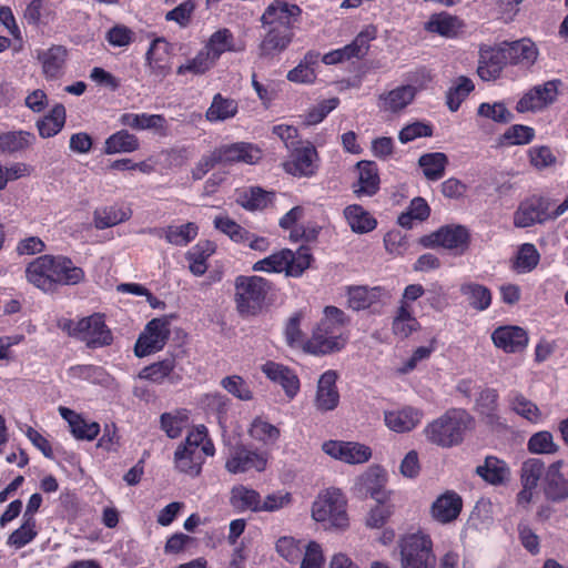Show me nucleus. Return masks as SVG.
I'll return each mask as SVG.
<instances>
[{"label":"nucleus","mask_w":568,"mask_h":568,"mask_svg":"<svg viewBox=\"0 0 568 568\" xmlns=\"http://www.w3.org/2000/svg\"><path fill=\"white\" fill-rule=\"evenodd\" d=\"M220 164H256L263 156L262 150L247 142H236L232 144H224L214 149Z\"/></svg>","instance_id":"nucleus-18"},{"label":"nucleus","mask_w":568,"mask_h":568,"mask_svg":"<svg viewBox=\"0 0 568 568\" xmlns=\"http://www.w3.org/2000/svg\"><path fill=\"white\" fill-rule=\"evenodd\" d=\"M300 14L301 9L296 4L276 0L266 8L262 16V21L270 27L291 30L292 24Z\"/></svg>","instance_id":"nucleus-25"},{"label":"nucleus","mask_w":568,"mask_h":568,"mask_svg":"<svg viewBox=\"0 0 568 568\" xmlns=\"http://www.w3.org/2000/svg\"><path fill=\"white\" fill-rule=\"evenodd\" d=\"M52 14L48 0H32L24 10V18L31 24L48 23Z\"/></svg>","instance_id":"nucleus-60"},{"label":"nucleus","mask_w":568,"mask_h":568,"mask_svg":"<svg viewBox=\"0 0 568 568\" xmlns=\"http://www.w3.org/2000/svg\"><path fill=\"white\" fill-rule=\"evenodd\" d=\"M347 499L338 488H327L318 494L312 506V517L327 529L348 526Z\"/></svg>","instance_id":"nucleus-5"},{"label":"nucleus","mask_w":568,"mask_h":568,"mask_svg":"<svg viewBox=\"0 0 568 568\" xmlns=\"http://www.w3.org/2000/svg\"><path fill=\"white\" fill-rule=\"evenodd\" d=\"M307 542L297 540L290 536L281 537L276 542L277 554L286 561L298 564Z\"/></svg>","instance_id":"nucleus-57"},{"label":"nucleus","mask_w":568,"mask_h":568,"mask_svg":"<svg viewBox=\"0 0 568 568\" xmlns=\"http://www.w3.org/2000/svg\"><path fill=\"white\" fill-rule=\"evenodd\" d=\"M36 143V135L29 131L14 130L0 133V154L23 153Z\"/></svg>","instance_id":"nucleus-32"},{"label":"nucleus","mask_w":568,"mask_h":568,"mask_svg":"<svg viewBox=\"0 0 568 568\" xmlns=\"http://www.w3.org/2000/svg\"><path fill=\"white\" fill-rule=\"evenodd\" d=\"M358 180L353 185L357 196H372L379 190L378 168L375 162L359 161L356 165Z\"/></svg>","instance_id":"nucleus-31"},{"label":"nucleus","mask_w":568,"mask_h":568,"mask_svg":"<svg viewBox=\"0 0 568 568\" xmlns=\"http://www.w3.org/2000/svg\"><path fill=\"white\" fill-rule=\"evenodd\" d=\"M343 214L354 233L365 234L372 232L377 226L376 219L358 204L346 206Z\"/></svg>","instance_id":"nucleus-39"},{"label":"nucleus","mask_w":568,"mask_h":568,"mask_svg":"<svg viewBox=\"0 0 568 568\" xmlns=\"http://www.w3.org/2000/svg\"><path fill=\"white\" fill-rule=\"evenodd\" d=\"M67 112L62 104H55L50 113L38 120L36 125L43 139L57 135L65 124Z\"/></svg>","instance_id":"nucleus-45"},{"label":"nucleus","mask_w":568,"mask_h":568,"mask_svg":"<svg viewBox=\"0 0 568 568\" xmlns=\"http://www.w3.org/2000/svg\"><path fill=\"white\" fill-rule=\"evenodd\" d=\"M68 375L72 379L87 381L92 384H105L108 374L102 367L94 365H74L68 369Z\"/></svg>","instance_id":"nucleus-58"},{"label":"nucleus","mask_w":568,"mask_h":568,"mask_svg":"<svg viewBox=\"0 0 568 568\" xmlns=\"http://www.w3.org/2000/svg\"><path fill=\"white\" fill-rule=\"evenodd\" d=\"M337 374L326 371L318 379L315 406L321 412L333 410L339 403V394L336 387Z\"/></svg>","instance_id":"nucleus-29"},{"label":"nucleus","mask_w":568,"mask_h":568,"mask_svg":"<svg viewBox=\"0 0 568 568\" xmlns=\"http://www.w3.org/2000/svg\"><path fill=\"white\" fill-rule=\"evenodd\" d=\"M204 49L217 62L224 52H241L244 47L235 42L229 29L223 28L211 34Z\"/></svg>","instance_id":"nucleus-34"},{"label":"nucleus","mask_w":568,"mask_h":568,"mask_svg":"<svg viewBox=\"0 0 568 568\" xmlns=\"http://www.w3.org/2000/svg\"><path fill=\"white\" fill-rule=\"evenodd\" d=\"M427 244L443 246L464 253L468 247L469 232L463 225H447L440 227L427 237Z\"/></svg>","instance_id":"nucleus-21"},{"label":"nucleus","mask_w":568,"mask_h":568,"mask_svg":"<svg viewBox=\"0 0 568 568\" xmlns=\"http://www.w3.org/2000/svg\"><path fill=\"white\" fill-rule=\"evenodd\" d=\"M473 418L464 409H450L429 423L423 430L426 439L439 447L449 448L462 443Z\"/></svg>","instance_id":"nucleus-4"},{"label":"nucleus","mask_w":568,"mask_h":568,"mask_svg":"<svg viewBox=\"0 0 568 568\" xmlns=\"http://www.w3.org/2000/svg\"><path fill=\"white\" fill-rule=\"evenodd\" d=\"M386 481V470L378 465H372L355 478L353 490L361 497L371 496L377 503H385L388 498L384 489Z\"/></svg>","instance_id":"nucleus-12"},{"label":"nucleus","mask_w":568,"mask_h":568,"mask_svg":"<svg viewBox=\"0 0 568 568\" xmlns=\"http://www.w3.org/2000/svg\"><path fill=\"white\" fill-rule=\"evenodd\" d=\"M339 104L338 98H331L320 101L303 116V123L307 126L321 123L328 113Z\"/></svg>","instance_id":"nucleus-61"},{"label":"nucleus","mask_w":568,"mask_h":568,"mask_svg":"<svg viewBox=\"0 0 568 568\" xmlns=\"http://www.w3.org/2000/svg\"><path fill=\"white\" fill-rule=\"evenodd\" d=\"M26 280L44 293L59 286L75 285L84 278V272L63 255L45 254L32 260L24 271Z\"/></svg>","instance_id":"nucleus-1"},{"label":"nucleus","mask_w":568,"mask_h":568,"mask_svg":"<svg viewBox=\"0 0 568 568\" xmlns=\"http://www.w3.org/2000/svg\"><path fill=\"white\" fill-rule=\"evenodd\" d=\"M197 225L189 222L182 225L168 226L163 231V236L172 245L185 246L197 236Z\"/></svg>","instance_id":"nucleus-52"},{"label":"nucleus","mask_w":568,"mask_h":568,"mask_svg":"<svg viewBox=\"0 0 568 568\" xmlns=\"http://www.w3.org/2000/svg\"><path fill=\"white\" fill-rule=\"evenodd\" d=\"M214 253V246L210 242H199L185 254L189 270L195 276L203 275L207 270L206 260Z\"/></svg>","instance_id":"nucleus-49"},{"label":"nucleus","mask_w":568,"mask_h":568,"mask_svg":"<svg viewBox=\"0 0 568 568\" xmlns=\"http://www.w3.org/2000/svg\"><path fill=\"white\" fill-rule=\"evenodd\" d=\"M477 114L497 123H508L513 120V113L503 102H484L479 104Z\"/></svg>","instance_id":"nucleus-62"},{"label":"nucleus","mask_w":568,"mask_h":568,"mask_svg":"<svg viewBox=\"0 0 568 568\" xmlns=\"http://www.w3.org/2000/svg\"><path fill=\"white\" fill-rule=\"evenodd\" d=\"M501 51L504 58L514 64L531 65L538 55L535 43L529 39L505 43Z\"/></svg>","instance_id":"nucleus-33"},{"label":"nucleus","mask_w":568,"mask_h":568,"mask_svg":"<svg viewBox=\"0 0 568 568\" xmlns=\"http://www.w3.org/2000/svg\"><path fill=\"white\" fill-rule=\"evenodd\" d=\"M320 53L308 51L303 60L287 73V79L295 83H313L316 80Z\"/></svg>","instance_id":"nucleus-41"},{"label":"nucleus","mask_w":568,"mask_h":568,"mask_svg":"<svg viewBox=\"0 0 568 568\" xmlns=\"http://www.w3.org/2000/svg\"><path fill=\"white\" fill-rule=\"evenodd\" d=\"M36 536V520L23 519L22 525L9 536L7 544L19 549L30 544Z\"/></svg>","instance_id":"nucleus-64"},{"label":"nucleus","mask_w":568,"mask_h":568,"mask_svg":"<svg viewBox=\"0 0 568 568\" xmlns=\"http://www.w3.org/2000/svg\"><path fill=\"white\" fill-rule=\"evenodd\" d=\"M139 146V139L134 134L126 130H120L105 140L103 152L105 154L131 153L136 151Z\"/></svg>","instance_id":"nucleus-46"},{"label":"nucleus","mask_w":568,"mask_h":568,"mask_svg":"<svg viewBox=\"0 0 568 568\" xmlns=\"http://www.w3.org/2000/svg\"><path fill=\"white\" fill-rule=\"evenodd\" d=\"M235 304L242 316H253L261 312L272 283L257 275H240L235 278Z\"/></svg>","instance_id":"nucleus-6"},{"label":"nucleus","mask_w":568,"mask_h":568,"mask_svg":"<svg viewBox=\"0 0 568 568\" xmlns=\"http://www.w3.org/2000/svg\"><path fill=\"white\" fill-rule=\"evenodd\" d=\"M268 460L267 454L252 449L243 444L230 446L225 459V469L234 475L251 470L263 471Z\"/></svg>","instance_id":"nucleus-9"},{"label":"nucleus","mask_w":568,"mask_h":568,"mask_svg":"<svg viewBox=\"0 0 568 568\" xmlns=\"http://www.w3.org/2000/svg\"><path fill=\"white\" fill-rule=\"evenodd\" d=\"M415 98L413 89L400 84L381 93L377 99V106L382 112L398 114L410 105Z\"/></svg>","instance_id":"nucleus-24"},{"label":"nucleus","mask_w":568,"mask_h":568,"mask_svg":"<svg viewBox=\"0 0 568 568\" xmlns=\"http://www.w3.org/2000/svg\"><path fill=\"white\" fill-rule=\"evenodd\" d=\"M72 334L93 348L108 346L113 341L112 333L100 314L81 318L75 324Z\"/></svg>","instance_id":"nucleus-10"},{"label":"nucleus","mask_w":568,"mask_h":568,"mask_svg":"<svg viewBox=\"0 0 568 568\" xmlns=\"http://www.w3.org/2000/svg\"><path fill=\"white\" fill-rule=\"evenodd\" d=\"M119 122L123 126L142 131V130H162L165 126V118L161 114L148 113H123L119 118Z\"/></svg>","instance_id":"nucleus-44"},{"label":"nucleus","mask_w":568,"mask_h":568,"mask_svg":"<svg viewBox=\"0 0 568 568\" xmlns=\"http://www.w3.org/2000/svg\"><path fill=\"white\" fill-rule=\"evenodd\" d=\"M187 424V414L185 412L164 413L161 416V427L170 438L181 436Z\"/></svg>","instance_id":"nucleus-63"},{"label":"nucleus","mask_w":568,"mask_h":568,"mask_svg":"<svg viewBox=\"0 0 568 568\" xmlns=\"http://www.w3.org/2000/svg\"><path fill=\"white\" fill-rule=\"evenodd\" d=\"M214 454L215 447L207 436L206 427L199 425L189 432L184 443L178 446L174 465L179 471L194 477L201 473L205 457Z\"/></svg>","instance_id":"nucleus-2"},{"label":"nucleus","mask_w":568,"mask_h":568,"mask_svg":"<svg viewBox=\"0 0 568 568\" xmlns=\"http://www.w3.org/2000/svg\"><path fill=\"white\" fill-rule=\"evenodd\" d=\"M176 361L173 356H168L162 361L155 362L144 367L139 373V378L146 379L152 383L161 384L166 378L172 383L180 381V376L175 374L174 368Z\"/></svg>","instance_id":"nucleus-36"},{"label":"nucleus","mask_w":568,"mask_h":568,"mask_svg":"<svg viewBox=\"0 0 568 568\" xmlns=\"http://www.w3.org/2000/svg\"><path fill=\"white\" fill-rule=\"evenodd\" d=\"M230 504L239 513H258L260 494L244 485H236L231 489Z\"/></svg>","instance_id":"nucleus-43"},{"label":"nucleus","mask_w":568,"mask_h":568,"mask_svg":"<svg viewBox=\"0 0 568 568\" xmlns=\"http://www.w3.org/2000/svg\"><path fill=\"white\" fill-rule=\"evenodd\" d=\"M507 400L510 409L517 415L534 424L541 422L542 415L538 406L519 392H510Z\"/></svg>","instance_id":"nucleus-47"},{"label":"nucleus","mask_w":568,"mask_h":568,"mask_svg":"<svg viewBox=\"0 0 568 568\" xmlns=\"http://www.w3.org/2000/svg\"><path fill=\"white\" fill-rule=\"evenodd\" d=\"M419 324L413 314L412 307L398 306L393 320V333L399 337H407L418 328Z\"/></svg>","instance_id":"nucleus-55"},{"label":"nucleus","mask_w":568,"mask_h":568,"mask_svg":"<svg viewBox=\"0 0 568 568\" xmlns=\"http://www.w3.org/2000/svg\"><path fill=\"white\" fill-rule=\"evenodd\" d=\"M448 159L444 153H427L419 158V166L424 175L432 181H437L444 176Z\"/></svg>","instance_id":"nucleus-53"},{"label":"nucleus","mask_w":568,"mask_h":568,"mask_svg":"<svg viewBox=\"0 0 568 568\" xmlns=\"http://www.w3.org/2000/svg\"><path fill=\"white\" fill-rule=\"evenodd\" d=\"M423 417V412L410 405L390 407L383 412L385 426L396 434L414 430L422 423Z\"/></svg>","instance_id":"nucleus-15"},{"label":"nucleus","mask_w":568,"mask_h":568,"mask_svg":"<svg viewBox=\"0 0 568 568\" xmlns=\"http://www.w3.org/2000/svg\"><path fill=\"white\" fill-rule=\"evenodd\" d=\"M215 61L212 57L202 48L193 58L187 59L184 63L180 64L176 69L178 75H203L210 71L214 65Z\"/></svg>","instance_id":"nucleus-50"},{"label":"nucleus","mask_w":568,"mask_h":568,"mask_svg":"<svg viewBox=\"0 0 568 568\" xmlns=\"http://www.w3.org/2000/svg\"><path fill=\"white\" fill-rule=\"evenodd\" d=\"M402 568H435L436 556L430 537L422 531L407 534L399 539Z\"/></svg>","instance_id":"nucleus-8"},{"label":"nucleus","mask_w":568,"mask_h":568,"mask_svg":"<svg viewBox=\"0 0 568 568\" xmlns=\"http://www.w3.org/2000/svg\"><path fill=\"white\" fill-rule=\"evenodd\" d=\"M68 52L62 45L36 50V58L41 64L42 74L47 80H55L63 73Z\"/></svg>","instance_id":"nucleus-26"},{"label":"nucleus","mask_w":568,"mask_h":568,"mask_svg":"<svg viewBox=\"0 0 568 568\" xmlns=\"http://www.w3.org/2000/svg\"><path fill=\"white\" fill-rule=\"evenodd\" d=\"M476 474L486 483L497 486L508 479L510 471L504 460L495 456H487L484 463L476 467Z\"/></svg>","instance_id":"nucleus-37"},{"label":"nucleus","mask_w":568,"mask_h":568,"mask_svg":"<svg viewBox=\"0 0 568 568\" xmlns=\"http://www.w3.org/2000/svg\"><path fill=\"white\" fill-rule=\"evenodd\" d=\"M540 255L536 246L530 243L523 244L516 256L515 268L518 273L532 271L539 263Z\"/></svg>","instance_id":"nucleus-59"},{"label":"nucleus","mask_w":568,"mask_h":568,"mask_svg":"<svg viewBox=\"0 0 568 568\" xmlns=\"http://www.w3.org/2000/svg\"><path fill=\"white\" fill-rule=\"evenodd\" d=\"M261 369L267 378L282 386L290 399L294 398L300 392V379L288 367L275 362H266Z\"/></svg>","instance_id":"nucleus-28"},{"label":"nucleus","mask_w":568,"mask_h":568,"mask_svg":"<svg viewBox=\"0 0 568 568\" xmlns=\"http://www.w3.org/2000/svg\"><path fill=\"white\" fill-rule=\"evenodd\" d=\"M462 28L463 22L458 18L445 12L433 14L426 23V30L446 38L457 36Z\"/></svg>","instance_id":"nucleus-48"},{"label":"nucleus","mask_w":568,"mask_h":568,"mask_svg":"<svg viewBox=\"0 0 568 568\" xmlns=\"http://www.w3.org/2000/svg\"><path fill=\"white\" fill-rule=\"evenodd\" d=\"M552 219L550 204L541 197H530L520 203L514 214L516 227H529Z\"/></svg>","instance_id":"nucleus-19"},{"label":"nucleus","mask_w":568,"mask_h":568,"mask_svg":"<svg viewBox=\"0 0 568 568\" xmlns=\"http://www.w3.org/2000/svg\"><path fill=\"white\" fill-rule=\"evenodd\" d=\"M250 436L264 445L274 444L280 437V429L262 417H256L248 428Z\"/></svg>","instance_id":"nucleus-56"},{"label":"nucleus","mask_w":568,"mask_h":568,"mask_svg":"<svg viewBox=\"0 0 568 568\" xmlns=\"http://www.w3.org/2000/svg\"><path fill=\"white\" fill-rule=\"evenodd\" d=\"M347 296L348 306L354 311L382 307L392 298L390 292L382 286H353L348 288Z\"/></svg>","instance_id":"nucleus-17"},{"label":"nucleus","mask_w":568,"mask_h":568,"mask_svg":"<svg viewBox=\"0 0 568 568\" xmlns=\"http://www.w3.org/2000/svg\"><path fill=\"white\" fill-rule=\"evenodd\" d=\"M564 465L562 460H557L546 471V494L556 501L568 499V477L561 471Z\"/></svg>","instance_id":"nucleus-35"},{"label":"nucleus","mask_w":568,"mask_h":568,"mask_svg":"<svg viewBox=\"0 0 568 568\" xmlns=\"http://www.w3.org/2000/svg\"><path fill=\"white\" fill-rule=\"evenodd\" d=\"M283 169L293 176H313L318 169V154L315 146L307 142L303 146L291 150L288 159L283 163Z\"/></svg>","instance_id":"nucleus-14"},{"label":"nucleus","mask_w":568,"mask_h":568,"mask_svg":"<svg viewBox=\"0 0 568 568\" xmlns=\"http://www.w3.org/2000/svg\"><path fill=\"white\" fill-rule=\"evenodd\" d=\"M312 255L310 250L301 247L296 252L283 248L257 262L252 266L254 272L285 273L287 276L298 277L310 267Z\"/></svg>","instance_id":"nucleus-7"},{"label":"nucleus","mask_w":568,"mask_h":568,"mask_svg":"<svg viewBox=\"0 0 568 568\" xmlns=\"http://www.w3.org/2000/svg\"><path fill=\"white\" fill-rule=\"evenodd\" d=\"M491 339L497 348L506 353H518L526 348L529 338L523 327L505 325L494 329Z\"/></svg>","instance_id":"nucleus-23"},{"label":"nucleus","mask_w":568,"mask_h":568,"mask_svg":"<svg viewBox=\"0 0 568 568\" xmlns=\"http://www.w3.org/2000/svg\"><path fill=\"white\" fill-rule=\"evenodd\" d=\"M322 450L333 459L348 465L365 464L373 456L372 448L358 442L327 440L323 443Z\"/></svg>","instance_id":"nucleus-11"},{"label":"nucleus","mask_w":568,"mask_h":568,"mask_svg":"<svg viewBox=\"0 0 568 568\" xmlns=\"http://www.w3.org/2000/svg\"><path fill=\"white\" fill-rule=\"evenodd\" d=\"M132 215L126 206L111 205L97 209L93 212V225L98 230H104L128 221Z\"/></svg>","instance_id":"nucleus-40"},{"label":"nucleus","mask_w":568,"mask_h":568,"mask_svg":"<svg viewBox=\"0 0 568 568\" xmlns=\"http://www.w3.org/2000/svg\"><path fill=\"white\" fill-rule=\"evenodd\" d=\"M292 40V32L288 29L270 27L267 34L261 43L263 55H271L284 50Z\"/></svg>","instance_id":"nucleus-51"},{"label":"nucleus","mask_w":568,"mask_h":568,"mask_svg":"<svg viewBox=\"0 0 568 568\" xmlns=\"http://www.w3.org/2000/svg\"><path fill=\"white\" fill-rule=\"evenodd\" d=\"M558 94V82L548 81L527 91L517 102L516 110L520 113L539 111L551 104Z\"/></svg>","instance_id":"nucleus-20"},{"label":"nucleus","mask_w":568,"mask_h":568,"mask_svg":"<svg viewBox=\"0 0 568 568\" xmlns=\"http://www.w3.org/2000/svg\"><path fill=\"white\" fill-rule=\"evenodd\" d=\"M375 29L366 28L356 36L352 43L325 53L322 61L325 64H336L354 58L361 59L367 53L369 42L375 39Z\"/></svg>","instance_id":"nucleus-16"},{"label":"nucleus","mask_w":568,"mask_h":568,"mask_svg":"<svg viewBox=\"0 0 568 568\" xmlns=\"http://www.w3.org/2000/svg\"><path fill=\"white\" fill-rule=\"evenodd\" d=\"M462 508V497L453 490H447L433 501L430 516L435 521L446 525L458 518Z\"/></svg>","instance_id":"nucleus-22"},{"label":"nucleus","mask_w":568,"mask_h":568,"mask_svg":"<svg viewBox=\"0 0 568 568\" xmlns=\"http://www.w3.org/2000/svg\"><path fill=\"white\" fill-rule=\"evenodd\" d=\"M345 314L335 306L324 310V317L313 331V335L304 344V348L312 354H328L342 349L346 344L343 328Z\"/></svg>","instance_id":"nucleus-3"},{"label":"nucleus","mask_w":568,"mask_h":568,"mask_svg":"<svg viewBox=\"0 0 568 568\" xmlns=\"http://www.w3.org/2000/svg\"><path fill=\"white\" fill-rule=\"evenodd\" d=\"M460 294L465 297L470 308L477 312H484L491 305V291L476 282H464L460 285Z\"/></svg>","instance_id":"nucleus-38"},{"label":"nucleus","mask_w":568,"mask_h":568,"mask_svg":"<svg viewBox=\"0 0 568 568\" xmlns=\"http://www.w3.org/2000/svg\"><path fill=\"white\" fill-rule=\"evenodd\" d=\"M239 105L234 99L223 97L216 93L211 102V105L205 112V118L209 122H223L232 119L237 113Z\"/></svg>","instance_id":"nucleus-42"},{"label":"nucleus","mask_w":568,"mask_h":568,"mask_svg":"<svg viewBox=\"0 0 568 568\" xmlns=\"http://www.w3.org/2000/svg\"><path fill=\"white\" fill-rule=\"evenodd\" d=\"M61 417L68 422L71 434L79 440H93L100 433L97 422L87 420L82 415L67 407H59Z\"/></svg>","instance_id":"nucleus-30"},{"label":"nucleus","mask_w":568,"mask_h":568,"mask_svg":"<svg viewBox=\"0 0 568 568\" xmlns=\"http://www.w3.org/2000/svg\"><path fill=\"white\" fill-rule=\"evenodd\" d=\"M474 88V83L469 78L458 77L446 95L448 109L452 112H456Z\"/></svg>","instance_id":"nucleus-54"},{"label":"nucleus","mask_w":568,"mask_h":568,"mask_svg":"<svg viewBox=\"0 0 568 568\" xmlns=\"http://www.w3.org/2000/svg\"><path fill=\"white\" fill-rule=\"evenodd\" d=\"M169 335V322L165 318H153L148 323L135 343V355L144 357L161 351L166 344Z\"/></svg>","instance_id":"nucleus-13"},{"label":"nucleus","mask_w":568,"mask_h":568,"mask_svg":"<svg viewBox=\"0 0 568 568\" xmlns=\"http://www.w3.org/2000/svg\"><path fill=\"white\" fill-rule=\"evenodd\" d=\"M172 45L164 38H155L145 53L146 64L151 74L164 78L169 74V58Z\"/></svg>","instance_id":"nucleus-27"}]
</instances>
